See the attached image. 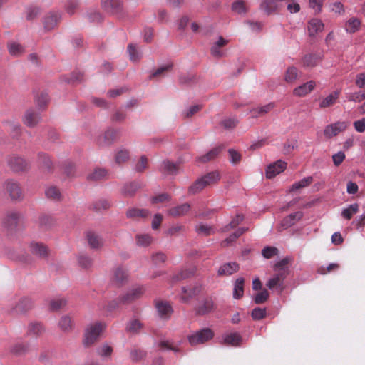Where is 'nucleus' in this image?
I'll return each instance as SVG.
<instances>
[{
    "mask_svg": "<svg viewBox=\"0 0 365 365\" xmlns=\"http://www.w3.org/2000/svg\"><path fill=\"white\" fill-rule=\"evenodd\" d=\"M143 328V324L138 319H131L126 326V331L131 334H137Z\"/></svg>",
    "mask_w": 365,
    "mask_h": 365,
    "instance_id": "obj_47",
    "label": "nucleus"
},
{
    "mask_svg": "<svg viewBox=\"0 0 365 365\" xmlns=\"http://www.w3.org/2000/svg\"><path fill=\"white\" fill-rule=\"evenodd\" d=\"M324 29V23L319 19L313 18L308 21L307 31L310 37H314Z\"/></svg>",
    "mask_w": 365,
    "mask_h": 365,
    "instance_id": "obj_18",
    "label": "nucleus"
},
{
    "mask_svg": "<svg viewBox=\"0 0 365 365\" xmlns=\"http://www.w3.org/2000/svg\"><path fill=\"white\" fill-rule=\"evenodd\" d=\"M45 195L47 198L53 201H58L62 197V195L60 190L57 187L53 185L49 186L46 189Z\"/></svg>",
    "mask_w": 365,
    "mask_h": 365,
    "instance_id": "obj_38",
    "label": "nucleus"
},
{
    "mask_svg": "<svg viewBox=\"0 0 365 365\" xmlns=\"http://www.w3.org/2000/svg\"><path fill=\"white\" fill-rule=\"evenodd\" d=\"M239 270V264L235 262H227L222 264L217 271L218 276H230Z\"/></svg>",
    "mask_w": 365,
    "mask_h": 365,
    "instance_id": "obj_21",
    "label": "nucleus"
},
{
    "mask_svg": "<svg viewBox=\"0 0 365 365\" xmlns=\"http://www.w3.org/2000/svg\"><path fill=\"white\" fill-rule=\"evenodd\" d=\"M214 309V302L211 298H207L195 307V312L198 315H205L211 312Z\"/></svg>",
    "mask_w": 365,
    "mask_h": 365,
    "instance_id": "obj_22",
    "label": "nucleus"
},
{
    "mask_svg": "<svg viewBox=\"0 0 365 365\" xmlns=\"http://www.w3.org/2000/svg\"><path fill=\"white\" fill-rule=\"evenodd\" d=\"M141 187V184L138 182H130L124 185L122 187L121 192L125 197L133 196L138 190Z\"/></svg>",
    "mask_w": 365,
    "mask_h": 365,
    "instance_id": "obj_29",
    "label": "nucleus"
},
{
    "mask_svg": "<svg viewBox=\"0 0 365 365\" xmlns=\"http://www.w3.org/2000/svg\"><path fill=\"white\" fill-rule=\"evenodd\" d=\"M98 354L102 358L110 357L113 353V348L108 344L98 346L96 349Z\"/></svg>",
    "mask_w": 365,
    "mask_h": 365,
    "instance_id": "obj_51",
    "label": "nucleus"
},
{
    "mask_svg": "<svg viewBox=\"0 0 365 365\" xmlns=\"http://www.w3.org/2000/svg\"><path fill=\"white\" fill-rule=\"evenodd\" d=\"M118 133L117 130L108 128L96 138V143L100 148L109 147L116 140Z\"/></svg>",
    "mask_w": 365,
    "mask_h": 365,
    "instance_id": "obj_5",
    "label": "nucleus"
},
{
    "mask_svg": "<svg viewBox=\"0 0 365 365\" xmlns=\"http://www.w3.org/2000/svg\"><path fill=\"white\" fill-rule=\"evenodd\" d=\"M61 16L58 11H50L47 13L43 19L44 29L51 31L57 25Z\"/></svg>",
    "mask_w": 365,
    "mask_h": 365,
    "instance_id": "obj_14",
    "label": "nucleus"
},
{
    "mask_svg": "<svg viewBox=\"0 0 365 365\" xmlns=\"http://www.w3.org/2000/svg\"><path fill=\"white\" fill-rule=\"evenodd\" d=\"M228 43V40L222 36H219L217 40L213 43L210 47V53L215 58H221L226 55V52L222 50V47Z\"/></svg>",
    "mask_w": 365,
    "mask_h": 365,
    "instance_id": "obj_13",
    "label": "nucleus"
},
{
    "mask_svg": "<svg viewBox=\"0 0 365 365\" xmlns=\"http://www.w3.org/2000/svg\"><path fill=\"white\" fill-rule=\"evenodd\" d=\"M103 9L110 14H118L123 10V2L121 0H101Z\"/></svg>",
    "mask_w": 365,
    "mask_h": 365,
    "instance_id": "obj_12",
    "label": "nucleus"
},
{
    "mask_svg": "<svg viewBox=\"0 0 365 365\" xmlns=\"http://www.w3.org/2000/svg\"><path fill=\"white\" fill-rule=\"evenodd\" d=\"M128 274L122 267H117L113 272V282L118 284L121 285L127 279Z\"/></svg>",
    "mask_w": 365,
    "mask_h": 365,
    "instance_id": "obj_37",
    "label": "nucleus"
},
{
    "mask_svg": "<svg viewBox=\"0 0 365 365\" xmlns=\"http://www.w3.org/2000/svg\"><path fill=\"white\" fill-rule=\"evenodd\" d=\"M158 346L162 350H169L173 351L174 353L177 354L180 351V349L176 346H174L173 343L169 340H163L159 342Z\"/></svg>",
    "mask_w": 365,
    "mask_h": 365,
    "instance_id": "obj_53",
    "label": "nucleus"
},
{
    "mask_svg": "<svg viewBox=\"0 0 365 365\" xmlns=\"http://www.w3.org/2000/svg\"><path fill=\"white\" fill-rule=\"evenodd\" d=\"M29 247L31 252L40 258H44L48 255V248L42 243L31 242Z\"/></svg>",
    "mask_w": 365,
    "mask_h": 365,
    "instance_id": "obj_26",
    "label": "nucleus"
},
{
    "mask_svg": "<svg viewBox=\"0 0 365 365\" xmlns=\"http://www.w3.org/2000/svg\"><path fill=\"white\" fill-rule=\"evenodd\" d=\"M128 52L129 53L130 59L133 62L138 61L141 58V53L137 48L135 45L129 44L128 46Z\"/></svg>",
    "mask_w": 365,
    "mask_h": 365,
    "instance_id": "obj_52",
    "label": "nucleus"
},
{
    "mask_svg": "<svg viewBox=\"0 0 365 365\" xmlns=\"http://www.w3.org/2000/svg\"><path fill=\"white\" fill-rule=\"evenodd\" d=\"M346 98L349 101L360 103L364 100V96L362 94V91H360L346 93Z\"/></svg>",
    "mask_w": 365,
    "mask_h": 365,
    "instance_id": "obj_60",
    "label": "nucleus"
},
{
    "mask_svg": "<svg viewBox=\"0 0 365 365\" xmlns=\"http://www.w3.org/2000/svg\"><path fill=\"white\" fill-rule=\"evenodd\" d=\"M319 57L315 54H307L303 58V65L307 67H314Z\"/></svg>",
    "mask_w": 365,
    "mask_h": 365,
    "instance_id": "obj_59",
    "label": "nucleus"
},
{
    "mask_svg": "<svg viewBox=\"0 0 365 365\" xmlns=\"http://www.w3.org/2000/svg\"><path fill=\"white\" fill-rule=\"evenodd\" d=\"M360 26V21L359 19L352 18L350 19L345 25V29L347 32L354 33Z\"/></svg>",
    "mask_w": 365,
    "mask_h": 365,
    "instance_id": "obj_58",
    "label": "nucleus"
},
{
    "mask_svg": "<svg viewBox=\"0 0 365 365\" xmlns=\"http://www.w3.org/2000/svg\"><path fill=\"white\" fill-rule=\"evenodd\" d=\"M220 179L217 172L212 171L197 179L188 188L190 195H195L202 191L207 186L217 182Z\"/></svg>",
    "mask_w": 365,
    "mask_h": 365,
    "instance_id": "obj_1",
    "label": "nucleus"
},
{
    "mask_svg": "<svg viewBox=\"0 0 365 365\" xmlns=\"http://www.w3.org/2000/svg\"><path fill=\"white\" fill-rule=\"evenodd\" d=\"M172 68H173L172 63H168L166 64H164V65L160 66L159 68H158L155 71H154L151 73L150 78L163 76L164 73L165 72L169 71Z\"/></svg>",
    "mask_w": 365,
    "mask_h": 365,
    "instance_id": "obj_50",
    "label": "nucleus"
},
{
    "mask_svg": "<svg viewBox=\"0 0 365 365\" xmlns=\"http://www.w3.org/2000/svg\"><path fill=\"white\" fill-rule=\"evenodd\" d=\"M163 171L167 175H176L178 173V165L169 160H164Z\"/></svg>",
    "mask_w": 365,
    "mask_h": 365,
    "instance_id": "obj_42",
    "label": "nucleus"
},
{
    "mask_svg": "<svg viewBox=\"0 0 365 365\" xmlns=\"http://www.w3.org/2000/svg\"><path fill=\"white\" fill-rule=\"evenodd\" d=\"M312 182L313 178L312 176L304 178L298 182H294L290 187L289 190L293 192L301 188L306 187L309 186Z\"/></svg>",
    "mask_w": 365,
    "mask_h": 365,
    "instance_id": "obj_44",
    "label": "nucleus"
},
{
    "mask_svg": "<svg viewBox=\"0 0 365 365\" xmlns=\"http://www.w3.org/2000/svg\"><path fill=\"white\" fill-rule=\"evenodd\" d=\"M359 211V205L354 203L350 205L348 207L344 208L341 212V216L347 220H350L353 215Z\"/></svg>",
    "mask_w": 365,
    "mask_h": 365,
    "instance_id": "obj_49",
    "label": "nucleus"
},
{
    "mask_svg": "<svg viewBox=\"0 0 365 365\" xmlns=\"http://www.w3.org/2000/svg\"><path fill=\"white\" fill-rule=\"evenodd\" d=\"M201 287L198 285L193 287H182L181 299L184 302H187L200 292Z\"/></svg>",
    "mask_w": 365,
    "mask_h": 365,
    "instance_id": "obj_25",
    "label": "nucleus"
},
{
    "mask_svg": "<svg viewBox=\"0 0 365 365\" xmlns=\"http://www.w3.org/2000/svg\"><path fill=\"white\" fill-rule=\"evenodd\" d=\"M38 160L43 166L47 169L48 171H51L52 169V163L50 158L45 153L38 154Z\"/></svg>",
    "mask_w": 365,
    "mask_h": 365,
    "instance_id": "obj_62",
    "label": "nucleus"
},
{
    "mask_svg": "<svg viewBox=\"0 0 365 365\" xmlns=\"http://www.w3.org/2000/svg\"><path fill=\"white\" fill-rule=\"evenodd\" d=\"M274 103H269L265 106L252 109L250 110L252 117L257 118L259 116H262L271 111L274 108Z\"/></svg>",
    "mask_w": 365,
    "mask_h": 365,
    "instance_id": "obj_35",
    "label": "nucleus"
},
{
    "mask_svg": "<svg viewBox=\"0 0 365 365\" xmlns=\"http://www.w3.org/2000/svg\"><path fill=\"white\" fill-rule=\"evenodd\" d=\"M40 113L34 108L28 109L23 117V123L29 128H34L41 121Z\"/></svg>",
    "mask_w": 365,
    "mask_h": 365,
    "instance_id": "obj_11",
    "label": "nucleus"
},
{
    "mask_svg": "<svg viewBox=\"0 0 365 365\" xmlns=\"http://www.w3.org/2000/svg\"><path fill=\"white\" fill-rule=\"evenodd\" d=\"M214 336V333L210 328H203L191 333L187 336L188 342L191 346L204 344Z\"/></svg>",
    "mask_w": 365,
    "mask_h": 365,
    "instance_id": "obj_4",
    "label": "nucleus"
},
{
    "mask_svg": "<svg viewBox=\"0 0 365 365\" xmlns=\"http://www.w3.org/2000/svg\"><path fill=\"white\" fill-rule=\"evenodd\" d=\"M32 307V300L29 297H23L19 301V302L16 305L15 308L14 309V312L18 314L24 313L31 309Z\"/></svg>",
    "mask_w": 365,
    "mask_h": 365,
    "instance_id": "obj_28",
    "label": "nucleus"
},
{
    "mask_svg": "<svg viewBox=\"0 0 365 365\" xmlns=\"http://www.w3.org/2000/svg\"><path fill=\"white\" fill-rule=\"evenodd\" d=\"M127 113L123 107L115 109L110 116V120L113 123H122L127 118Z\"/></svg>",
    "mask_w": 365,
    "mask_h": 365,
    "instance_id": "obj_39",
    "label": "nucleus"
},
{
    "mask_svg": "<svg viewBox=\"0 0 365 365\" xmlns=\"http://www.w3.org/2000/svg\"><path fill=\"white\" fill-rule=\"evenodd\" d=\"M155 307L160 318L167 319L170 318L173 308L171 305L165 301H158L155 303Z\"/></svg>",
    "mask_w": 365,
    "mask_h": 365,
    "instance_id": "obj_19",
    "label": "nucleus"
},
{
    "mask_svg": "<svg viewBox=\"0 0 365 365\" xmlns=\"http://www.w3.org/2000/svg\"><path fill=\"white\" fill-rule=\"evenodd\" d=\"M148 165V158L145 155H142L139 160L135 163L134 166V170L137 173H142Z\"/></svg>",
    "mask_w": 365,
    "mask_h": 365,
    "instance_id": "obj_61",
    "label": "nucleus"
},
{
    "mask_svg": "<svg viewBox=\"0 0 365 365\" xmlns=\"http://www.w3.org/2000/svg\"><path fill=\"white\" fill-rule=\"evenodd\" d=\"M9 167L14 172L24 171L29 168V163L18 155H11L7 158Z\"/></svg>",
    "mask_w": 365,
    "mask_h": 365,
    "instance_id": "obj_7",
    "label": "nucleus"
},
{
    "mask_svg": "<svg viewBox=\"0 0 365 365\" xmlns=\"http://www.w3.org/2000/svg\"><path fill=\"white\" fill-rule=\"evenodd\" d=\"M78 262L79 265L83 269H88L92 266V259L85 255H81L78 257Z\"/></svg>",
    "mask_w": 365,
    "mask_h": 365,
    "instance_id": "obj_63",
    "label": "nucleus"
},
{
    "mask_svg": "<svg viewBox=\"0 0 365 365\" xmlns=\"http://www.w3.org/2000/svg\"><path fill=\"white\" fill-rule=\"evenodd\" d=\"M315 86L316 83L314 81H307L295 88L293 91V93L297 96H304L313 91Z\"/></svg>",
    "mask_w": 365,
    "mask_h": 365,
    "instance_id": "obj_24",
    "label": "nucleus"
},
{
    "mask_svg": "<svg viewBox=\"0 0 365 365\" xmlns=\"http://www.w3.org/2000/svg\"><path fill=\"white\" fill-rule=\"evenodd\" d=\"M287 277L286 271H277V272L268 280L267 287L269 289H275L279 293H281L284 289V282Z\"/></svg>",
    "mask_w": 365,
    "mask_h": 365,
    "instance_id": "obj_6",
    "label": "nucleus"
},
{
    "mask_svg": "<svg viewBox=\"0 0 365 365\" xmlns=\"http://www.w3.org/2000/svg\"><path fill=\"white\" fill-rule=\"evenodd\" d=\"M266 315V309L260 307H256L252 309L251 316L254 320L262 319Z\"/></svg>",
    "mask_w": 365,
    "mask_h": 365,
    "instance_id": "obj_64",
    "label": "nucleus"
},
{
    "mask_svg": "<svg viewBox=\"0 0 365 365\" xmlns=\"http://www.w3.org/2000/svg\"><path fill=\"white\" fill-rule=\"evenodd\" d=\"M149 211L145 209L130 208L128 210L126 215L128 218L145 217L148 216Z\"/></svg>",
    "mask_w": 365,
    "mask_h": 365,
    "instance_id": "obj_43",
    "label": "nucleus"
},
{
    "mask_svg": "<svg viewBox=\"0 0 365 365\" xmlns=\"http://www.w3.org/2000/svg\"><path fill=\"white\" fill-rule=\"evenodd\" d=\"M231 9L234 13L240 15H244L247 12V8L243 0L235 1L232 4Z\"/></svg>",
    "mask_w": 365,
    "mask_h": 365,
    "instance_id": "obj_41",
    "label": "nucleus"
},
{
    "mask_svg": "<svg viewBox=\"0 0 365 365\" xmlns=\"http://www.w3.org/2000/svg\"><path fill=\"white\" fill-rule=\"evenodd\" d=\"M191 209L188 202L174 206L168 210V215L173 217H179L187 215Z\"/></svg>",
    "mask_w": 365,
    "mask_h": 365,
    "instance_id": "obj_17",
    "label": "nucleus"
},
{
    "mask_svg": "<svg viewBox=\"0 0 365 365\" xmlns=\"http://www.w3.org/2000/svg\"><path fill=\"white\" fill-rule=\"evenodd\" d=\"M298 69L294 66L289 67L284 74V80L289 83H293L298 77Z\"/></svg>",
    "mask_w": 365,
    "mask_h": 365,
    "instance_id": "obj_45",
    "label": "nucleus"
},
{
    "mask_svg": "<svg viewBox=\"0 0 365 365\" xmlns=\"http://www.w3.org/2000/svg\"><path fill=\"white\" fill-rule=\"evenodd\" d=\"M4 187L12 200H20L22 199V190L17 182L13 180H7L5 181Z\"/></svg>",
    "mask_w": 365,
    "mask_h": 365,
    "instance_id": "obj_8",
    "label": "nucleus"
},
{
    "mask_svg": "<svg viewBox=\"0 0 365 365\" xmlns=\"http://www.w3.org/2000/svg\"><path fill=\"white\" fill-rule=\"evenodd\" d=\"M244 279L237 278L234 283L233 297L236 299H240L244 294Z\"/></svg>",
    "mask_w": 365,
    "mask_h": 365,
    "instance_id": "obj_36",
    "label": "nucleus"
},
{
    "mask_svg": "<svg viewBox=\"0 0 365 365\" xmlns=\"http://www.w3.org/2000/svg\"><path fill=\"white\" fill-rule=\"evenodd\" d=\"M88 245L92 249H99L103 247V241L101 235L93 231H88L86 234Z\"/></svg>",
    "mask_w": 365,
    "mask_h": 365,
    "instance_id": "obj_20",
    "label": "nucleus"
},
{
    "mask_svg": "<svg viewBox=\"0 0 365 365\" xmlns=\"http://www.w3.org/2000/svg\"><path fill=\"white\" fill-rule=\"evenodd\" d=\"M302 217L303 212L301 211H297L294 213H291L282 220V226L284 227L285 228L289 227L294 225L299 220H300L302 218Z\"/></svg>",
    "mask_w": 365,
    "mask_h": 365,
    "instance_id": "obj_27",
    "label": "nucleus"
},
{
    "mask_svg": "<svg viewBox=\"0 0 365 365\" xmlns=\"http://www.w3.org/2000/svg\"><path fill=\"white\" fill-rule=\"evenodd\" d=\"M339 91H334L331 93L327 96L321 100L319 103V107L321 108H325L334 105L339 98Z\"/></svg>",
    "mask_w": 365,
    "mask_h": 365,
    "instance_id": "obj_31",
    "label": "nucleus"
},
{
    "mask_svg": "<svg viewBox=\"0 0 365 365\" xmlns=\"http://www.w3.org/2000/svg\"><path fill=\"white\" fill-rule=\"evenodd\" d=\"M36 105L39 109H43L46 106L49 97L46 92H42L39 96H36Z\"/></svg>",
    "mask_w": 365,
    "mask_h": 365,
    "instance_id": "obj_56",
    "label": "nucleus"
},
{
    "mask_svg": "<svg viewBox=\"0 0 365 365\" xmlns=\"http://www.w3.org/2000/svg\"><path fill=\"white\" fill-rule=\"evenodd\" d=\"M8 50L11 56H19L24 53V48L16 42H10L8 43Z\"/></svg>",
    "mask_w": 365,
    "mask_h": 365,
    "instance_id": "obj_46",
    "label": "nucleus"
},
{
    "mask_svg": "<svg viewBox=\"0 0 365 365\" xmlns=\"http://www.w3.org/2000/svg\"><path fill=\"white\" fill-rule=\"evenodd\" d=\"M105 325L101 322H95L87 327L84 333L83 344L85 347L92 346L98 339Z\"/></svg>",
    "mask_w": 365,
    "mask_h": 365,
    "instance_id": "obj_3",
    "label": "nucleus"
},
{
    "mask_svg": "<svg viewBox=\"0 0 365 365\" xmlns=\"http://www.w3.org/2000/svg\"><path fill=\"white\" fill-rule=\"evenodd\" d=\"M5 126L9 127V131L13 138H18L21 134V125L15 120H4L3 122Z\"/></svg>",
    "mask_w": 365,
    "mask_h": 365,
    "instance_id": "obj_33",
    "label": "nucleus"
},
{
    "mask_svg": "<svg viewBox=\"0 0 365 365\" xmlns=\"http://www.w3.org/2000/svg\"><path fill=\"white\" fill-rule=\"evenodd\" d=\"M243 220L244 216L242 215H237L229 224L222 229V232H227L230 230L236 227L243 221Z\"/></svg>",
    "mask_w": 365,
    "mask_h": 365,
    "instance_id": "obj_55",
    "label": "nucleus"
},
{
    "mask_svg": "<svg viewBox=\"0 0 365 365\" xmlns=\"http://www.w3.org/2000/svg\"><path fill=\"white\" fill-rule=\"evenodd\" d=\"M348 123L345 121H337L334 123L327 125L324 129V135L327 138H331L339 133L345 130Z\"/></svg>",
    "mask_w": 365,
    "mask_h": 365,
    "instance_id": "obj_10",
    "label": "nucleus"
},
{
    "mask_svg": "<svg viewBox=\"0 0 365 365\" xmlns=\"http://www.w3.org/2000/svg\"><path fill=\"white\" fill-rule=\"evenodd\" d=\"M143 289L140 287L133 288L128 291L118 299L110 302L106 307V311L111 312L117 309L119 305L128 304L133 302L135 299L138 298L143 294Z\"/></svg>",
    "mask_w": 365,
    "mask_h": 365,
    "instance_id": "obj_2",
    "label": "nucleus"
},
{
    "mask_svg": "<svg viewBox=\"0 0 365 365\" xmlns=\"http://www.w3.org/2000/svg\"><path fill=\"white\" fill-rule=\"evenodd\" d=\"M58 327L64 332L71 331L73 329L71 318L68 315L63 316L59 320Z\"/></svg>",
    "mask_w": 365,
    "mask_h": 365,
    "instance_id": "obj_40",
    "label": "nucleus"
},
{
    "mask_svg": "<svg viewBox=\"0 0 365 365\" xmlns=\"http://www.w3.org/2000/svg\"><path fill=\"white\" fill-rule=\"evenodd\" d=\"M107 175V170L104 168H96L88 175V179L91 180H100L103 179Z\"/></svg>",
    "mask_w": 365,
    "mask_h": 365,
    "instance_id": "obj_48",
    "label": "nucleus"
},
{
    "mask_svg": "<svg viewBox=\"0 0 365 365\" xmlns=\"http://www.w3.org/2000/svg\"><path fill=\"white\" fill-rule=\"evenodd\" d=\"M286 166L287 163L281 160L270 164L266 169V177L269 179L275 177L277 175L283 172Z\"/></svg>",
    "mask_w": 365,
    "mask_h": 365,
    "instance_id": "obj_16",
    "label": "nucleus"
},
{
    "mask_svg": "<svg viewBox=\"0 0 365 365\" xmlns=\"http://www.w3.org/2000/svg\"><path fill=\"white\" fill-rule=\"evenodd\" d=\"M224 148L225 146L222 145L215 147L210 150L205 155L198 157L197 160L202 163L208 162L217 157Z\"/></svg>",
    "mask_w": 365,
    "mask_h": 365,
    "instance_id": "obj_32",
    "label": "nucleus"
},
{
    "mask_svg": "<svg viewBox=\"0 0 365 365\" xmlns=\"http://www.w3.org/2000/svg\"><path fill=\"white\" fill-rule=\"evenodd\" d=\"M110 206V202L106 199H99L92 204V208L96 211L106 210Z\"/></svg>",
    "mask_w": 365,
    "mask_h": 365,
    "instance_id": "obj_54",
    "label": "nucleus"
},
{
    "mask_svg": "<svg viewBox=\"0 0 365 365\" xmlns=\"http://www.w3.org/2000/svg\"><path fill=\"white\" fill-rule=\"evenodd\" d=\"M19 219V212L14 210L9 211L2 220V225L8 231L12 232L16 229Z\"/></svg>",
    "mask_w": 365,
    "mask_h": 365,
    "instance_id": "obj_9",
    "label": "nucleus"
},
{
    "mask_svg": "<svg viewBox=\"0 0 365 365\" xmlns=\"http://www.w3.org/2000/svg\"><path fill=\"white\" fill-rule=\"evenodd\" d=\"M282 6V4L277 3L276 0H262L259 9L265 14L270 15L277 12Z\"/></svg>",
    "mask_w": 365,
    "mask_h": 365,
    "instance_id": "obj_15",
    "label": "nucleus"
},
{
    "mask_svg": "<svg viewBox=\"0 0 365 365\" xmlns=\"http://www.w3.org/2000/svg\"><path fill=\"white\" fill-rule=\"evenodd\" d=\"M195 231L200 235H210L213 233V228L207 224L200 223L195 226Z\"/></svg>",
    "mask_w": 365,
    "mask_h": 365,
    "instance_id": "obj_57",
    "label": "nucleus"
},
{
    "mask_svg": "<svg viewBox=\"0 0 365 365\" xmlns=\"http://www.w3.org/2000/svg\"><path fill=\"white\" fill-rule=\"evenodd\" d=\"M130 158V151L124 147L118 148L115 154V162L117 164H122L126 162Z\"/></svg>",
    "mask_w": 365,
    "mask_h": 365,
    "instance_id": "obj_34",
    "label": "nucleus"
},
{
    "mask_svg": "<svg viewBox=\"0 0 365 365\" xmlns=\"http://www.w3.org/2000/svg\"><path fill=\"white\" fill-rule=\"evenodd\" d=\"M224 342L226 344L232 346H240V344L242 342V336L240 335V334L237 332H232L227 334H225L223 336Z\"/></svg>",
    "mask_w": 365,
    "mask_h": 365,
    "instance_id": "obj_30",
    "label": "nucleus"
},
{
    "mask_svg": "<svg viewBox=\"0 0 365 365\" xmlns=\"http://www.w3.org/2000/svg\"><path fill=\"white\" fill-rule=\"evenodd\" d=\"M45 329L41 323L32 322L29 324L26 334L29 336L37 338L43 334Z\"/></svg>",
    "mask_w": 365,
    "mask_h": 365,
    "instance_id": "obj_23",
    "label": "nucleus"
}]
</instances>
